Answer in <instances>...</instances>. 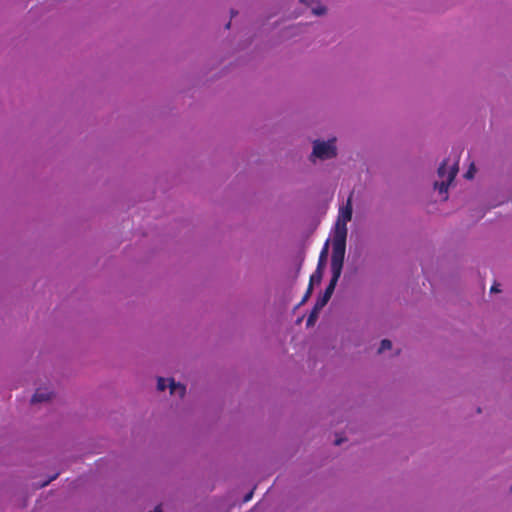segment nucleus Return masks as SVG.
<instances>
[{
    "label": "nucleus",
    "mask_w": 512,
    "mask_h": 512,
    "mask_svg": "<svg viewBox=\"0 0 512 512\" xmlns=\"http://www.w3.org/2000/svg\"><path fill=\"white\" fill-rule=\"evenodd\" d=\"M347 228L341 227L335 231L331 256L332 275L341 276L345 251H346Z\"/></svg>",
    "instance_id": "obj_1"
},
{
    "label": "nucleus",
    "mask_w": 512,
    "mask_h": 512,
    "mask_svg": "<svg viewBox=\"0 0 512 512\" xmlns=\"http://www.w3.org/2000/svg\"><path fill=\"white\" fill-rule=\"evenodd\" d=\"M448 161L444 160L438 168V176L442 179L441 182H435L434 188L439 191L440 194H446L448 187L458 172V160L449 168L447 171Z\"/></svg>",
    "instance_id": "obj_2"
},
{
    "label": "nucleus",
    "mask_w": 512,
    "mask_h": 512,
    "mask_svg": "<svg viewBox=\"0 0 512 512\" xmlns=\"http://www.w3.org/2000/svg\"><path fill=\"white\" fill-rule=\"evenodd\" d=\"M312 155L325 160L336 156L335 139L328 141H315L313 145Z\"/></svg>",
    "instance_id": "obj_3"
},
{
    "label": "nucleus",
    "mask_w": 512,
    "mask_h": 512,
    "mask_svg": "<svg viewBox=\"0 0 512 512\" xmlns=\"http://www.w3.org/2000/svg\"><path fill=\"white\" fill-rule=\"evenodd\" d=\"M167 387L170 388V393L172 395H177L180 398H182L186 393V387L180 383H176L174 379L159 377L157 381V389L159 391H164Z\"/></svg>",
    "instance_id": "obj_4"
},
{
    "label": "nucleus",
    "mask_w": 512,
    "mask_h": 512,
    "mask_svg": "<svg viewBox=\"0 0 512 512\" xmlns=\"http://www.w3.org/2000/svg\"><path fill=\"white\" fill-rule=\"evenodd\" d=\"M352 195L353 193H350L346 205L340 208L335 231H338L341 227L347 228V222L352 219Z\"/></svg>",
    "instance_id": "obj_5"
},
{
    "label": "nucleus",
    "mask_w": 512,
    "mask_h": 512,
    "mask_svg": "<svg viewBox=\"0 0 512 512\" xmlns=\"http://www.w3.org/2000/svg\"><path fill=\"white\" fill-rule=\"evenodd\" d=\"M339 278V276L332 275L330 282L326 287L323 295L320 298H318L315 303V310H321L328 303L335 290Z\"/></svg>",
    "instance_id": "obj_6"
},
{
    "label": "nucleus",
    "mask_w": 512,
    "mask_h": 512,
    "mask_svg": "<svg viewBox=\"0 0 512 512\" xmlns=\"http://www.w3.org/2000/svg\"><path fill=\"white\" fill-rule=\"evenodd\" d=\"M52 393L46 388H39L36 390L34 395L32 396V403H41L46 402L51 399Z\"/></svg>",
    "instance_id": "obj_7"
},
{
    "label": "nucleus",
    "mask_w": 512,
    "mask_h": 512,
    "mask_svg": "<svg viewBox=\"0 0 512 512\" xmlns=\"http://www.w3.org/2000/svg\"><path fill=\"white\" fill-rule=\"evenodd\" d=\"M302 3L306 4L307 6L311 7L312 13L314 15L320 16L323 15L326 12V8L319 3L316 4V6H312V3L315 2V0H300Z\"/></svg>",
    "instance_id": "obj_8"
},
{
    "label": "nucleus",
    "mask_w": 512,
    "mask_h": 512,
    "mask_svg": "<svg viewBox=\"0 0 512 512\" xmlns=\"http://www.w3.org/2000/svg\"><path fill=\"white\" fill-rule=\"evenodd\" d=\"M327 254H328V241L325 243V246L323 247V249L319 255L317 269H321V270L324 269L326 259H327Z\"/></svg>",
    "instance_id": "obj_9"
},
{
    "label": "nucleus",
    "mask_w": 512,
    "mask_h": 512,
    "mask_svg": "<svg viewBox=\"0 0 512 512\" xmlns=\"http://www.w3.org/2000/svg\"><path fill=\"white\" fill-rule=\"evenodd\" d=\"M323 276V270L317 269L314 271V273L310 276L309 285L313 287L314 284H319L322 280Z\"/></svg>",
    "instance_id": "obj_10"
},
{
    "label": "nucleus",
    "mask_w": 512,
    "mask_h": 512,
    "mask_svg": "<svg viewBox=\"0 0 512 512\" xmlns=\"http://www.w3.org/2000/svg\"><path fill=\"white\" fill-rule=\"evenodd\" d=\"M319 311L320 310H315V307L313 308L312 312L310 313V315L307 318V322H306L307 326L314 325Z\"/></svg>",
    "instance_id": "obj_11"
},
{
    "label": "nucleus",
    "mask_w": 512,
    "mask_h": 512,
    "mask_svg": "<svg viewBox=\"0 0 512 512\" xmlns=\"http://www.w3.org/2000/svg\"><path fill=\"white\" fill-rule=\"evenodd\" d=\"M392 347V343L388 339H384L381 341L380 347L378 349V353H382L385 350H389Z\"/></svg>",
    "instance_id": "obj_12"
},
{
    "label": "nucleus",
    "mask_w": 512,
    "mask_h": 512,
    "mask_svg": "<svg viewBox=\"0 0 512 512\" xmlns=\"http://www.w3.org/2000/svg\"><path fill=\"white\" fill-rule=\"evenodd\" d=\"M476 169H475V166L474 164L472 163L468 169V171L465 173V178L467 179H472L474 177V173H475Z\"/></svg>",
    "instance_id": "obj_13"
},
{
    "label": "nucleus",
    "mask_w": 512,
    "mask_h": 512,
    "mask_svg": "<svg viewBox=\"0 0 512 512\" xmlns=\"http://www.w3.org/2000/svg\"><path fill=\"white\" fill-rule=\"evenodd\" d=\"M58 475H59V474H58V473H56L55 475H53L52 477H50L48 480L43 481V483H41V484L39 485V487H40V488H44V487H46V486H47L51 481L55 480V479L58 477Z\"/></svg>",
    "instance_id": "obj_14"
},
{
    "label": "nucleus",
    "mask_w": 512,
    "mask_h": 512,
    "mask_svg": "<svg viewBox=\"0 0 512 512\" xmlns=\"http://www.w3.org/2000/svg\"><path fill=\"white\" fill-rule=\"evenodd\" d=\"M312 291H313V287L311 285H308L307 291L305 292V295L302 299V303L305 302L310 297Z\"/></svg>",
    "instance_id": "obj_15"
},
{
    "label": "nucleus",
    "mask_w": 512,
    "mask_h": 512,
    "mask_svg": "<svg viewBox=\"0 0 512 512\" xmlns=\"http://www.w3.org/2000/svg\"><path fill=\"white\" fill-rule=\"evenodd\" d=\"M499 284H493L491 287V292H499Z\"/></svg>",
    "instance_id": "obj_16"
},
{
    "label": "nucleus",
    "mask_w": 512,
    "mask_h": 512,
    "mask_svg": "<svg viewBox=\"0 0 512 512\" xmlns=\"http://www.w3.org/2000/svg\"><path fill=\"white\" fill-rule=\"evenodd\" d=\"M252 495H253V492H252V491H251L250 493H248V494L244 497V502L249 501V500L252 498Z\"/></svg>",
    "instance_id": "obj_17"
},
{
    "label": "nucleus",
    "mask_w": 512,
    "mask_h": 512,
    "mask_svg": "<svg viewBox=\"0 0 512 512\" xmlns=\"http://www.w3.org/2000/svg\"><path fill=\"white\" fill-rule=\"evenodd\" d=\"M149 512H162V510L160 509V507H156L153 511H149Z\"/></svg>",
    "instance_id": "obj_18"
},
{
    "label": "nucleus",
    "mask_w": 512,
    "mask_h": 512,
    "mask_svg": "<svg viewBox=\"0 0 512 512\" xmlns=\"http://www.w3.org/2000/svg\"><path fill=\"white\" fill-rule=\"evenodd\" d=\"M341 442H342V439H337V440H335V445H340Z\"/></svg>",
    "instance_id": "obj_19"
}]
</instances>
